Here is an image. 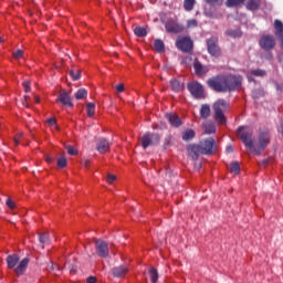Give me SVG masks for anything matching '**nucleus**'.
I'll list each match as a JSON object with an SVG mask.
<instances>
[{
  "instance_id": "nucleus-1",
  "label": "nucleus",
  "mask_w": 283,
  "mask_h": 283,
  "mask_svg": "<svg viewBox=\"0 0 283 283\" xmlns=\"http://www.w3.org/2000/svg\"><path fill=\"white\" fill-rule=\"evenodd\" d=\"M238 136L250 151L253 154H262L269 145V134L263 133L259 136L258 140L253 139V130L249 127H240L238 129Z\"/></svg>"
},
{
  "instance_id": "nucleus-2",
  "label": "nucleus",
  "mask_w": 283,
  "mask_h": 283,
  "mask_svg": "<svg viewBox=\"0 0 283 283\" xmlns=\"http://www.w3.org/2000/svg\"><path fill=\"white\" fill-rule=\"evenodd\" d=\"M208 85L214 92H234L242 85V76L240 75H218L207 81Z\"/></svg>"
},
{
  "instance_id": "nucleus-3",
  "label": "nucleus",
  "mask_w": 283,
  "mask_h": 283,
  "mask_svg": "<svg viewBox=\"0 0 283 283\" xmlns=\"http://www.w3.org/2000/svg\"><path fill=\"white\" fill-rule=\"evenodd\" d=\"M229 109V103L224 99H218L213 104V112H214V120L219 123V125H224L227 123V117H224V112Z\"/></svg>"
},
{
  "instance_id": "nucleus-4",
  "label": "nucleus",
  "mask_w": 283,
  "mask_h": 283,
  "mask_svg": "<svg viewBox=\"0 0 283 283\" xmlns=\"http://www.w3.org/2000/svg\"><path fill=\"white\" fill-rule=\"evenodd\" d=\"M259 45L262 50H265V52H269L275 48V38L273 35L265 34L261 36L259 41Z\"/></svg>"
},
{
  "instance_id": "nucleus-5",
  "label": "nucleus",
  "mask_w": 283,
  "mask_h": 283,
  "mask_svg": "<svg viewBox=\"0 0 283 283\" xmlns=\"http://www.w3.org/2000/svg\"><path fill=\"white\" fill-rule=\"evenodd\" d=\"M176 45L181 52H191L193 49V42L187 36H179L176 41Z\"/></svg>"
},
{
  "instance_id": "nucleus-6",
  "label": "nucleus",
  "mask_w": 283,
  "mask_h": 283,
  "mask_svg": "<svg viewBox=\"0 0 283 283\" xmlns=\"http://www.w3.org/2000/svg\"><path fill=\"white\" fill-rule=\"evenodd\" d=\"M188 90L195 98H205V87L198 82L188 84Z\"/></svg>"
},
{
  "instance_id": "nucleus-7",
  "label": "nucleus",
  "mask_w": 283,
  "mask_h": 283,
  "mask_svg": "<svg viewBox=\"0 0 283 283\" xmlns=\"http://www.w3.org/2000/svg\"><path fill=\"white\" fill-rule=\"evenodd\" d=\"M158 143H160V136L157 134H146L142 137L143 149H147V147H151L153 145H158Z\"/></svg>"
},
{
  "instance_id": "nucleus-8",
  "label": "nucleus",
  "mask_w": 283,
  "mask_h": 283,
  "mask_svg": "<svg viewBox=\"0 0 283 283\" xmlns=\"http://www.w3.org/2000/svg\"><path fill=\"white\" fill-rule=\"evenodd\" d=\"M201 149V154H205L206 156H209L210 154H213V150L216 149V139L208 138L199 145Z\"/></svg>"
},
{
  "instance_id": "nucleus-9",
  "label": "nucleus",
  "mask_w": 283,
  "mask_h": 283,
  "mask_svg": "<svg viewBox=\"0 0 283 283\" xmlns=\"http://www.w3.org/2000/svg\"><path fill=\"white\" fill-rule=\"evenodd\" d=\"M165 28L166 32H170L172 34H178V32H182V30H185V27L174 19L168 20L165 24Z\"/></svg>"
},
{
  "instance_id": "nucleus-10",
  "label": "nucleus",
  "mask_w": 283,
  "mask_h": 283,
  "mask_svg": "<svg viewBox=\"0 0 283 283\" xmlns=\"http://www.w3.org/2000/svg\"><path fill=\"white\" fill-rule=\"evenodd\" d=\"M95 249L99 258H107V255H109V248L107 247V243L103 240L96 241Z\"/></svg>"
},
{
  "instance_id": "nucleus-11",
  "label": "nucleus",
  "mask_w": 283,
  "mask_h": 283,
  "mask_svg": "<svg viewBox=\"0 0 283 283\" xmlns=\"http://www.w3.org/2000/svg\"><path fill=\"white\" fill-rule=\"evenodd\" d=\"M208 52L211 56L220 55V48L218 46V39L211 38L207 41Z\"/></svg>"
},
{
  "instance_id": "nucleus-12",
  "label": "nucleus",
  "mask_w": 283,
  "mask_h": 283,
  "mask_svg": "<svg viewBox=\"0 0 283 283\" xmlns=\"http://www.w3.org/2000/svg\"><path fill=\"white\" fill-rule=\"evenodd\" d=\"M56 103H61L62 105H67L69 107H74V104L72 103V97H70V94L67 92L62 91L56 98Z\"/></svg>"
},
{
  "instance_id": "nucleus-13",
  "label": "nucleus",
  "mask_w": 283,
  "mask_h": 283,
  "mask_svg": "<svg viewBox=\"0 0 283 283\" xmlns=\"http://www.w3.org/2000/svg\"><path fill=\"white\" fill-rule=\"evenodd\" d=\"M193 70L197 76H205V74L209 72V66H205L199 61H195Z\"/></svg>"
},
{
  "instance_id": "nucleus-14",
  "label": "nucleus",
  "mask_w": 283,
  "mask_h": 283,
  "mask_svg": "<svg viewBox=\"0 0 283 283\" xmlns=\"http://www.w3.org/2000/svg\"><path fill=\"white\" fill-rule=\"evenodd\" d=\"M167 120L171 125V127H180L182 125V120H180V117L174 113H168L166 115Z\"/></svg>"
},
{
  "instance_id": "nucleus-15",
  "label": "nucleus",
  "mask_w": 283,
  "mask_h": 283,
  "mask_svg": "<svg viewBox=\"0 0 283 283\" xmlns=\"http://www.w3.org/2000/svg\"><path fill=\"white\" fill-rule=\"evenodd\" d=\"M188 151H189V156H190V158H192V160H198V156H200V154H202L200 145L189 146Z\"/></svg>"
},
{
  "instance_id": "nucleus-16",
  "label": "nucleus",
  "mask_w": 283,
  "mask_h": 283,
  "mask_svg": "<svg viewBox=\"0 0 283 283\" xmlns=\"http://www.w3.org/2000/svg\"><path fill=\"white\" fill-rule=\"evenodd\" d=\"M97 151H99V154L109 151V142L107 139H99L97 143Z\"/></svg>"
},
{
  "instance_id": "nucleus-17",
  "label": "nucleus",
  "mask_w": 283,
  "mask_h": 283,
  "mask_svg": "<svg viewBox=\"0 0 283 283\" xmlns=\"http://www.w3.org/2000/svg\"><path fill=\"white\" fill-rule=\"evenodd\" d=\"M30 260L28 259H23L18 266L15 268V273L18 275H23V273H25V269H28V264H29Z\"/></svg>"
},
{
  "instance_id": "nucleus-18",
  "label": "nucleus",
  "mask_w": 283,
  "mask_h": 283,
  "mask_svg": "<svg viewBox=\"0 0 283 283\" xmlns=\"http://www.w3.org/2000/svg\"><path fill=\"white\" fill-rule=\"evenodd\" d=\"M127 271H129L127 266L120 265L113 270V275L115 277H123L124 275H127Z\"/></svg>"
},
{
  "instance_id": "nucleus-19",
  "label": "nucleus",
  "mask_w": 283,
  "mask_h": 283,
  "mask_svg": "<svg viewBox=\"0 0 283 283\" xmlns=\"http://www.w3.org/2000/svg\"><path fill=\"white\" fill-rule=\"evenodd\" d=\"M7 264L9 269H14L19 264V255L12 254L7 258Z\"/></svg>"
},
{
  "instance_id": "nucleus-20",
  "label": "nucleus",
  "mask_w": 283,
  "mask_h": 283,
  "mask_svg": "<svg viewBox=\"0 0 283 283\" xmlns=\"http://www.w3.org/2000/svg\"><path fill=\"white\" fill-rule=\"evenodd\" d=\"M266 72H264L263 70H253L248 74V81L253 82L255 81V78H253V76H265Z\"/></svg>"
},
{
  "instance_id": "nucleus-21",
  "label": "nucleus",
  "mask_w": 283,
  "mask_h": 283,
  "mask_svg": "<svg viewBox=\"0 0 283 283\" xmlns=\"http://www.w3.org/2000/svg\"><path fill=\"white\" fill-rule=\"evenodd\" d=\"M205 134H216V124L213 122H207L203 125Z\"/></svg>"
},
{
  "instance_id": "nucleus-22",
  "label": "nucleus",
  "mask_w": 283,
  "mask_h": 283,
  "mask_svg": "<svg viewBox=\"0 0 283 283\" xmlns=\"http://www.w3.org/2000/svg\"><path fill=\"white\" fill-rule=\"evenodd\" d=\"M196 137V132L193 129H187L182 134V140L189 142L192 140V138Z\"/></svg>"
},
{
  "instance_id": "nucleus-23",
  "label": "nucleus",
  "mask_w": 283,
  "mask_h": 283,
  "mask_svg": "<svg viewBox=\"0 0 283 283\" xmlns=\"http://www.w3.org/2000/svg\"><path fill=\"white\" fill-rule=\"evenodd\" d=\"M210 114H211V108L209 107V105L207 104L202 105L200 109L201 118H209Z\"/></svg>"
},
{
  "instance_id": "nucleus-24",
  "label": "nucleus",
  "mask_w": 283,
  "mask_h": 283,
  "mask_svg": "<svg viewBox=\"0 0 283 283\" xmlns=\"http://www.w3.org/2000/svg\"><path fill=\"white\" fill-rule=\"evenodd\" d=\"M193 6H196V0H184V9L186 12H191Z\"/></svg>"
},
{
  "instance_id": "nucleus-25",
  "label": "nucleus",
  "mask_w": 283,
  "mask_h": 283,
  "mask_svg": "<svg viewBox=\"0 0 283 283\" xmlns=\"http://www.w3.org/2000/svg\"><path fill=\"white\" fill-rule=\"evenodd\" d=\"M260 8V0H249L247 2L248 10H258Z\"/></svg>"
},
{
  "instance_id": "nucleus-26",
  "label": "nucleus",
  "mask_w": 283,
  "mask_h": 283,
  "mask_svg": "<svg viewBox=\"0 0 283 283\" xmlns=\"http://www.w3.org/2000/svg\"><path fill=\"white\" fill-rule=\"evenodd\" d=\"M244 0H227L226 6L227 8H237V6H242Z\"/></svg>"
},
{
  "instance_id": "nucleus-27",
  "label": "nucleus",
  "mask_w": 283,
  "mask_h": 283,
  "mask_svg": "<svg viewBox=\"0 0 283 283\" xmlns=\"http://www.w3.org/2000/svg\"><path fill=\"white\" fill-rule=\"evenodd\" d=\"M154 50L156 52H165V43L161 40H155Z\"/></svg>"
},
{
  "instance_id": "nucleus-28",
  "label": "nucleus",
  "mask_w": 283,
  "mask_h": 283,
  "mask_svg": "<svg viewBox=\"0 0 283 283\" xmlns=\"http://www.w3.org/2000/svg\"><path fill=\"white\" fill-rule=\"evenodd\" d=\"M86 97H87V91L85 88H80L75 93L76 101H83V98H86Z\"/></svg>"
},
{
  "instance_id": "nucleus-29",
  "label": "nucleus",
  "mask_w": 283,
  "mask_h": 283,
  "mask_svg": "<svg viewBox=\"0 0 283 283\" xmlns=\"http://www.w3.org/2000/svg\"><path fill=\"white\" fill-rule=\"evenodd\" d=\"M86 112H87V116L90 117L94 116V114L96 113V105L94 103H88L86 105Z\"/></svg>"
},
{
  "instance_id": "nucleus-30",
  "label": "nucleus",
  "mask_w": 283,
  "mask_h": 283,
  "mask_svg": "<svg viewBox=\"0 0 283 283\" xmlns=\"http://www.w3.org/2000/svg\"><path fill=\"white\" fill-rule=\"evenodd\" d=\"M170 86L174 92H180V90L182 88V85H180V82H178V80H171Z\"/></svg>"
},
{
  "instance_id": "nucleus-31",
  "label": "nucleus",
  "mask_w": 283,
  "mask_h": 283,
  "mask_svg": "<svg viewBox=\"0 0 283 283\" xmlns=\"http://www.w3.org/2000/svg\"><path fill=\"white\" fill-rule=\"evenodd\" d=\"M229 170L231 171V174H234L237 176V174H240V164H238V161H234L230 165Z\"/></svg>"
},
{
  "instance_id": "nucleus-32",
  "label": "nucleus",
  "mask_w": 283,
  "mask_h": 283,
  "mask_svg": "<svg viewBox=\"0 0 283 283\" xmlns=\"http://www.w3.org/2000/svg\"><path fill=\"white\" fill-rule=\"evenodd\" d=\"M136 36H147V30L143 27H137L134 29Z\"/></svg>"
},
{
  "instance_id": "nucleus-33",
  "label": "nucleus",
  "mask_w": 283,
  "mask_h": 283,
  "mask_svg": "<svg viewBox=\"0 0 283 283\" xmlns=\"http://www.w3.org/2000/svg\"><path fill=\"white\" fill-rule=\"evenodd\" d=\"M227 35L232 36L233 39H238L239 36H242V31L241 30H228Z\"/></svg>"
},
{
  "instance_id": "nucleus-34",
  "label": "nucleus",
  "mask_w": 283,
  "mask_h": 283,
  "mask_svg": "<svg viewBox=\"0 0 283 283\" xmlns=\"http://www.w3.org/2000/svg\"><path fill=\"white\" fill-rule=\"evenodd\" d=\"M46 125H49L51 129L59 130V125L56 124V118L54 117L46 119Z\"/></svg>"
},
{
  "instance_id": "nucleus-35",
  "label": "nucleus",
  "mask_w": 283,
  "mask_h": 283,
  "mask_svg": "<svg viewBox=\"0 0 283 283\" xmlns=\"http://www.w3.org/2000/svg\"><path fill=\"white\" fill-rule=\"evenodd\" d=\"M57 167H60V169L67 167V159L64 156L59 157Z\"/></svg>"
},
{
  "instance_id": "nucleus-36",
  "label": "nucleus",
  "mask_w": 283,
  "mask_h": 283,
  "mask_svg": "<svg viewBox=\"0 0 283 283\" xmlns=\"http://www.w3.org/2000/svg\"><path fill=\"white\" fill-rule=\"evenodd\" d=\"M149 275L153 283L158 282V271H156V269H150Z\"/></svg>"
},
{
  "instance_id": "nucleus-37",
  "label": "nucleus",
  "mask_w": 283,
  "mask_h": 283,
  "mask_svg": "<svg viewBox=\"0 0 283 283\" xmlns=\"http://www.w3.org/2000/svg\"><path fill=\"white\" fill-rule=\"evenodd\" d=\"M70 76H72L73 81H78V78H81V71L80 70H71Z\"/></svg>"
},
{
  "instance_id": "nucleus-38",
  "label": "nucleus",
  "mask_w": 283,
  "mask_h": 283,
  "mask_svg": "<svg viewBox=\"0 0 283 283\" xmlns=\"http://www.w3.org/2000/svg\"><path fill=\"white\" fill-rule=\"evenodd\" d=\"M261 96H264V91L263 90H254L252 92V97L253 98H260Z\"/></svg>"
},
{
  "instance_id": "nucleus-39",
  "label": "nucleus",
  "mask_w": 283,
  "mask_h": 283,
  "mask_svg": "<svg viewBox=\"0 0 283 283\" xmlns=\"http://www.w3.org/2000/svg\"><path fill=\"white\" fill-rule=\"evenodd\" d=\"M106 182H108V185H114V182H116V175L108 174L106 176Z\"/></svg>"
},
{
  "instance_id": "nucleus-40",
  "label": "nucleus",
  "mask_w": 283,
  "mask_h": 283,
  "mask_svg": "<svg viewBox=\"0 0 283 283\" xmlns=\"http://www.w3.org/2000/svg\"><path fill=\"white\" fill-rule=\"evenodd\" d=\"M224 0H206L209 6H222Z\"/></svg>"
},
{
  "instance_id": "nucleus-41",
  "label": "nucleus",
  "mask_w": 283,
  "mask_h": 283,
  "mask_svg": "<svg viewBox=\"0 0 283 283\" xmlns=\"http://www.w3.org/2000/svg\"><path fill=\"white\" fill-rule=\"evenodd\" d=\"M41 244H48V241L50 240V235L48 233H44L42 235H40L39 238Z\"/></svg>"
},
{
  "instance_id": "nucleus-42",
  "label": "nucleus",
  "mask_w": 283,
  "mask_h": 283,
  "mask_svg": "<svg viewBox=\"0 0 283 283\" xmlns=\"http://www.w3.org/2000/svg\"><path fill=\"white\" fill-rule=\"evenodd\" d=\"M198 21L196 19H190L187 21V28H197Z\"/></svg>"
},
{
  "instance_id": "nucleus-43",
  "label": "nucleus",
  "mask_w": 283,
  "mask_h": 283,
  "mask_svg": "<svg viewBox=\"0 0 283 283\" xmlns=\"http://www.w3.org/2000/svg\"><path fill=\"white\" fill-rule=\"evenodd\" d=\"M66 149L70 156H76V154H78V150H76L74 147L69 146Z\"/></svg>"
},
{
  "instance_id": "nucleus-44",
  "label": "nucleus",
  "mask_w": 283,
  "mask_h": 283,
  "mask_svg": "<svg viewBox=\"0 0 283 283\" xmlns=\"http://www.w3.org/2000/svg\"><path fill=\"white\" fill-rule=\"evenodd\" d=\"M13 56L14 59L19 60V59H23V51L22 50H17L14 53H13Z\"/></svg>"
},
{
  "instance_id": "nucleus-45",
  "label": "nucleus",
  "mask_w": 283,
  "mask_h": 283,
  "mask_svg": "<svg viewBox=\"0 0 283 283\" xmlns=\"http://www.w3.org/2000/svg\"><path fill=\"white\" fill-rule=\"evenodd\" d=\"M22 136H23V132H20V133H18V134L15 135V137H14V139H13L14 145H19V140H20V138H22Z\"/></svg>"
},
{
  "instance_id": "nucleus-46",
  "label": "nucleus",
  "mask_w": 283,
  "mask_h": 283,
  "mask_svg": "<svg viewBox=\"0 0 283 283\" xmlns=\"http://www.w3.org/2000/svg\"><path fill=\"white\" fill-rule=\"evenodd\" d=\"M6 205L9 209H14V201H12V199H8Z\"/></svg>"
},
{
  "instance_id": "nucleus-47",
  "label": "nucleus",
  "mask_w": 283,
  "mask_h": 283,
  "mask_svg": "<svg viewBox=\"0 0 283 283\" xmlns=\"http://www.w3.org/2000/svg\"><path fill=\"white\" fill-rule=\"evenodd\" d=\"M56 269V265H54V263H49L46 266V271H54Z\"/></svg>"
},
{
  "instance_id": "nucleus-48",
  "label": "nucleus",
  "mask_w": 283,
  "mask_h": 283,
  "mask_svg": "<svg viewBox=\"0 0 283 283\" xmlns=\"http://www.w3.org/2000/svg\"><path fill=\"white\" fill-rule=\"evenodd\" d=\"M116 91H117V92H125V85H123V84H117V85H116Z\"/></svg>"
},
{
  "instance_id": "nucleus-49",
  "label": "nucleus",
  "mask_w": 283,
  "mask_h": 283,
  "mask_svg": "<svg viewBox=\"0 0 283 283\" xmlns=\"http://www.w3.org/2000/svg\"><path fill=\"white\" fill-rule=\"evenodd\" d=\"M24 92H30V82L25 81L23 83Z\"/></svg>"
},
{
  "instance_id": "nucleus-50",
  "label": "nucleus",
  "mask_w": 283,
  "mask_h": 283,
  "mask_svg": "<svg viewBox=\"0 0 283 283\" xmlns=\"http://www.w3.org/2000/svg\"><path fill=\"white\" fill-rule=\"evenodd\" d=\"M87 283H96V276H90L86 279Z\"/></svg>"
},
{
  "instance_id": "nucleus-51",
  "label": "nucleus",
  "mask_w": 283,
  "mask_h": 283,
  "mask_svg": "<svg viewBox=\"0 0 283 283\" xmlns=\"http://www.w3.org/2000/svg\"><path fill=\"white\" fill-rule=\"evenodd\" d=\"M45 160H46V163H54V159L52 157H50V156H46Z\"/></svg>"
},
{
  "instance_id": "nucleus-52",
  "label": "nucleus",
  "mask_w": 283,
  "mask_h": 283,
  "mask_svg": "<svg viewBox=\"0 0 283 283\" xmlns=\"http://www.w3.org/2000/svg\"><path fill=\"white\" fill-rule=\"evenodd\" d=\"M34 102H35V103H41V99L39 98V96H35V97H34Z\"/></svg>"
},
{
  "instance_id": "nucleus-53",
  "label": "nucleus",
  "mask_w": 283,
  "mask_h": 283,
  "mask_svg": "<svg viewBox=\"0 0 283 283\" xmlns=\"http://www.w3.org/2000/svg\"><path fill=\"white\" fill-rule=\"evenodd\" d=\"M227 151H228V153H229V151H233V147L228 146V147H227Z\"/></svg>"
},
{
  "instance_id": "nucleus-54",
  "label": "nucleus",
  "mask_w": 283,
  "mask_h": 283,
  "mask_svg": "<svg viewBox=\"0 0 283 283\" xmlns=\"http://www.w3.org/2000/svg\"><path fill=\"white\" fill-rule=\"evenodd\" d=\"M269 59H273V55H269Z\"/></svg>"
},
{
  "instance_id": "nucleus-55",
  "label": "nucleus",
  "mask_w": 283,
  "mask_h": 283,
  "mask_svg": "<svg viewBox=\"0 0 283 283\" xmlns=\"http://www.w3.org/2000/svg\"><path fill=\"white\" fill-rule=\"evenodd\" d=\"M24 101H28V96H24Z\"/></svg>"
},
{
  "instance_id": "nucleus-56",
  "label": "nucleus",
  "mask_w": 283,
  "mask_h": 283,
  "mask_svg": "<svg viewBox=\"0 0 283 283\" xmlns=\"http://www.w3.org/2000/svg\"><path fill=\"white\" fill-rule=\"evenodd\" d=\"M279 60H280V61H282V57H281V56H279Z\"/></svg>"
},
{
  "instance_id": "nucleus-57",
  "label": "nucleus",
  "mask_w": 283,
  "mask_h": 283,
  "mask_svg": "<svg viewBox=\"0 0 283 283\" xmlns=\"http://www.w3.org/2000/svg\"><path fill=\"white\" fill-rule=\"evenodd\" d=\"M276 90H280V86H276Z\"/></svg>"
},
{
  "instance_id": "nucleus-58",
  "label": "nucleus",
  "mask_w": 283,
  "mask_h": 283,
  "mask_svg": "<svg viewBox=\"0 0 283 283\" xmlns=\"http://www.w3.org/2000/svg\"><path fill=\"white\" fill-rule=\"evenodd\" d=\"M264 163V165H266V163H269V161H263Z\"/></svg>"
},
{
  "instance_id": "nucleus-59",
  "label": "nucleus",
  "mask_w": 283,
  "mask_h": 283,
  "mask_svg": "<svg viewBox=\"0 0 283 283\" xmlns=\"http://www.w3.org/2000/svg\"><path fill=\"white\" fill-rule=\"evenodd\" d=\"M1 41H3V40L0 38V43H1Z\"/></svg>"
}]
</instances>
